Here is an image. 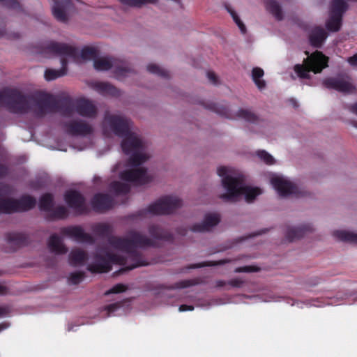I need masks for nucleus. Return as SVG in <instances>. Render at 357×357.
I'll use <instances>...</instances> for the list:
<instances>
[{"instance_id": "nucleus-1", "label": "nucleus", "mask_w": 357, "mask_h": 357, "mask_svg": "<svg viewBox=\"0 0 357 357\" xmlns=\"http://www.w3.org/2000/svg\"><path fill=\"white\" fill-rule=\"evenodd\" d=\"M102 130L105 134L112 132L122 137V150L129 156L126 163H118L113 167L112 172H118L121 181L112 183L111 190L116 194L126 193L130 190L129 183L144 184L151 181V176L141 166L151 154L146 144L132 130L131 121L119 113H107L102 121Z\"/></svg>"}, {"instance_id": "nucleus-2", "label": "nucleus", "mask_w": 357, "mask_h": 357, "mask_svg": "<svg viewBox=\"0 0 357 357\" xmlns=\"http://www.w3.org/2000/svg\"><path fill=\"white\" fill-rule=\"evenodd\" d=\"M165 238V232L155 225L149 227V237L138 231H131L126 238L112 237L105 248L97 251L88 268L92 272H108L112 264H123L126 255L132 256L137 248L153 245L155 240Z\"/></svg>"}, {"instance_id": "nucleus-3", "label": "nucleus", "mask_w": 357, "mask_h": 357, "mask_svg": "<svg viewBox=\"0 0 357 357\" xmlns=\"http://www.w3.org/2000/svg\"><path fill=\"white\" fill-rule=\"evenodd\" d=\"M216 173L221 186L218 197L224 202H236L243 197L246 202H252L261 194L259 188L245 185L243 174L234 167L218 166Z\"/></svg>"}, {"instance_id": "nucleus-4", "label": "nucleus", "mask_w": 357, "mask_h": 357, "mask_svg": "<svg viewBox=\"0 0 357 357\" xmlns=\"http://www.w3.org/2000/svg\"><path fill=\"white\" fill-rule=\"evenodd\" d=\"M8 107L15 112H31L37 116H43L52 110L51 97L45 94L26 97L15 93L8 102Z\"/></svg>"}, {"instance_id": "nucleus-5", "label": "nucleus", "mask_w": 357, "mask_h": 357, "mask_svg": "<svg viewBox=\"0 0 357 357\" xmlns=\"http://www.w3.org/2000/svg\"><path fill=\"white\" fill-rule=\"evenodd\" d=\"M50 52L56 54L60 57L61 68L60 70L47 69L44 77L47 81H52L66 74V65L68 61H75L77 50L70 46L56 43H51L47 47Z\"/></svg>"}, {"instance_id": "nucleus-6", "label": "nucleus", "mask_w": 357, "mask_h": 357, "mask_svg": "<svg viewBox=\"0 0 357 357\" xmlns=\"http://www.w3.org/2000/svg\"><path fill=\"white\" fill-rule=\"evenodd\" d=\"M328 58L321 52L316 51L304 59L303 64H297L294 70L301 78H309L310 73H319L328 66Z\"/></svg>"}, {"instance_id": "nucleus-7", "label": "nucleus", "mask_w": 357, "mask_h": 357, "mask_svg": "<svg viewBox=\"0 0 357 357\" xmlns=\"http://www.w3.org/2000/svg\"><path fill=\"white\" fill-rule=\"evenodd\" d=\"M270 183L281 197H297L303 193L296 184L281 174H271Z\"/></svg>"}, {"instance_id": "nucleus-8", "label": "nucleus", "mask_w": 357, "mask_h": 357, "mask_svg": "<svg viewBox=\"0 0 357 357\" xmlns=\"http://www.w3.org/2000/svg\"><path fill=\"white\" fill-rule=\"evenodd\" d=\"M36 204V199L30 196H24L20 200L14 199L7 195L0 196V213H10L26 211Z\"/></svg>"}, {"instance_id": "nucleus-9", "label": "nucleus", "mask_w": 357, "mask_h": 357, "mask_svg": "<svg viewBox=\"0 0 357 357\" xmlns=\"http://www.w3.org/2000/svg\"><path fill=\"white\" fill-rule=\"evenodd\" d=\"M182 200L176 196H166L157 200L148 208L152 215H165L174 212L182 206Z\"/></svg>"}, {"instance_id": "nucleus-10", "label": "nucleus", "mask_w": 357, "mask_h": 357, "mask_svg": "<svg viewBox=\"0 0 357 357\" xmlns=\"http://www.w3.org/2000/svg\"><path fill=\"white\" fill-rule=\"evenodd\" d=\"M94 68L98 70H107L112 67H115L114 73L116 77L122 79L123 77L132 74V70L127 66H119L116 63H114L112 60L107 57H101L95 60L93 63Z\"/></svg>"}, {"instance_id": "nucleus-11", "label": "nucleus", "mask_w": 357, "mask_h": 357, "mask_svg": "<svg viewBox=\"0 0 357 357\" xmlns=\"http://www.w3.org/2000/svg\"><path fill=\"white\" fill-rule=\"evenodd\" d=\"M347 5L343 0H334L332 3L330 18L326 27L332 31H337L341 26L342 13L346 10Z\"/></svg>"}, {"instance_id": "nucleus-12", "label": "nucleus", "mask_w": 357, "mask_h": 357, "mask_svg": "<svg viewBox=\"0 0 357 357\" xmlns=\"http://www.w3.org/2000/svg\"><path fill=\"white\" fill-rule=\"evenodd\" d=\"M323 84L328 89H333L340 92L352 93L355 86L347 76L328 78L324 80Z\"/></svg>"}, {"instance_id": "nucleus-13", "label": "nucleus", "mask_w": 357, "mask_h": 357, "mask_svg": "<svg viewBox=\"0 0 357 357\" xmlns=\"http://www.w3.org/2000/svg\"><path fill=\"white\" fill-rule=\"evenodd\" d=\"M75 113L85 117H93L96 114V108L89 100L81 99L77 101L75 110L66 108L63 111L66 116H74Z\"/></svg>"}, {"instance_id": "nucleus-14", "label": "nucleus", "mask_w": 357, "mask_h": 357, "mask_svg": "<svg viewBox=\"0 0 357 357\" xmlns=\"http://www.w3.org/2000/svg\"><path fill=\"white\" fill-rule=\"evenodd\" d=\"M220 222V216L217 213H207L201 222L191 226L190 229L195 232H205L211 230Z\"/></svg>"}, {"instance_id": "nucleus-15", "label": "nucleus", "mask_w": 357, "mask_h": 357, "mask_svg": "<svg viewBox=\"0 0 357 357\" xmlns=\"http://www.w3.org/2000/svg\"><path fill=\"white\" fill-rule=\"evenodd\" d=\"M315 229L312 222H303L296 227L289 228L286 232V237L292 241L314 232Z\"/></svg>"}, {"instance_id": "nucleus-16", "label": "nucleus", "mask_w": 357, "mask_h": 357, "mask_svg": "<svg viewBox=\"0 0 357 357\" xmlns=\"http://www.w3.org/2000/svg\"><path fill=\"white\" fill-rule=\"evenodd\" d=\"M65 201L69 207L77 213H82L86 211L84 199L77 191H68L65 195Z\"/></svg>"}, {"instance_id": "nucleus-17", "label": "nucleus", "mask_w": 357, "mask_h": 357, "mask_svg": "<svg viewBox=\"0 0 357 357\" xmlns=\"http://www.w3.org/2000/svg\"><path fill=\"white\" fill-rule=\"evenodd\" d=\"M65 130L73 135H86L92 132V127L83 121L73 120L65 124Z\"/></svg>"}, {"instance_id": "nucleus-18", "label": "nucleus", "mask_w": 357, "mask_h": 357, "mask_svg": "<svg viewBox=\"0 0 357 357\" xmlns=\"http://www.w3.org/2000/svg\"><path fill=\"white\" fill-rule=\"evenodd\" d=\"M69 0H54V5L52 8L53 15L55 18L61 22H66L68 15L64 8L69 5Z\"/></svg>"}, {"instance_id": "nucleus-19", "label": "nucleus", "mask_w": 357, "mask_h": 357, "mask_svg": "<svg viewBox=\"0 0 357 357\" xmlns=\"http://www.w3.org/2000/svg\"><path fill=\"white\" fill-rule=\"evenodd\" d=\"M63 234L78 241H86L90 239L89 235L85 234L83 229L79 227H70L63 229Z\"/></svg>"}, {"instance_id": "nucleus-20", "label": "nucleus", "mask_w": 357, "mask_h": 357, "mask_svg": "<svg viewBox=\"0 0 357 357\" xmlns=\"http://www.w3.org/2000/svg\"><path fill=\"white\" fill-rule=\"evenodd\" d=\"M266 10L271 14L277 20L280 21L284 18V13L279 3L275 0H264Z\"/></svg>"}, {"instance_id": "nucleus-21", "label": "nucleus", "mask_w": 357, "mask_h": 357, "mask_svg": "<svg viewBox=\"0 0 357 357\" xmlns=\"http://www.w3.org/2000/svg\"><path fill=\"white\" fill-rule=\"evenodd\" d=\"M332 236L338 241L357 243V233L353 231L337 229L332 232Z\"/></svg>"}, {"instance_id": "nucleus-22", "label": "nucleus", "mask_w": 357, "mask_h": 357, "mask_svg": "<svg viewBox=\"0 0 357 357\" xmlns=\"http://www.w3.org/2000/svg\"><path fill=\"white\" fill-rule=\"evenodd\" d=\"M112 205V199L105 194L95 195L92 200V206L97 211H101L109 208Z\"/></svg>"}, {"instance_id": "nucleus-23", "label": "nucleus", "mask_w": 357, "mask_h": 357, "mask_svg": "<svg viewBox=\"0 0 357 357\" xmlns=\"http://www.w3.org/2000/svg\"><path fill=\"white\" fill-rule=\"evenodd\" d=\"M92 89L102 95L116 96L118 94L117 90L112 85L98 82H93L90 84Z\"/></svg>"}, {"instance_id": "nucleus-24", "label": "nucleus", "mask_w": 357, "mask_h": 357, "mask_svg": "<svg viewBox=\"0 0 357 357\" xmlns=\"http://www.w3.org/2000/svg\"><path fill=\"white\" fill-rule=\"evenodd\" d=\"M48 247L52 252L56 254H63L67 252L62 239L55 234L50 236L48 241Z\"/></svg>"}, {"instance_id": "nucleus-25", "label": "nucleus", "mask_w": 357, "mask_h": 357, "mask_svg": "<svg viewBox=\"0 0 357 357\" xmlns=\"http://www.w3.org/2000/svg\"><path fill=\"white\" fill-rule=\"evenodd\" d=\"M327 37V34L323 29L314 28L310 35L311 44L314 47H319Z\"/></svg>"}, {"instance_id": "nucleus-26", "label": "nucleus", "mask_w": 357, "mask_h": 357, "mask_svg": "<svg viewBox=\"0 0 357 357\" xmlns=\"http://www.w3.org/2000/svg\"><path fill=\"white\" fill-rule=\"evenodd\" d=\"M264 75V70L260 68L256 67L252 70V80L259 90H262L266 87V82L263 79Z\"/></svg>"}, {"instance_id": "nucleus-27", "label": "nucleus", "mask_w": 357, "mask_h": 357, "mask_svg": "<svg viewBox=\"0 0 357 357\" xmlns=\"http://www.w3.org/2000/svg\"><path fill=\"white\" fill-rule=\"evenodd\" d=\"M86 259L85 252L79 249L73 250L70 255V261L73 265L82 264Z\"/></svg>"}, {"instance_id": "nucleus-28", "label": "nucleus", "mask_w": 357, "mask_h": 357, "mask_svg": "<svg viewBox=\"0 0 357 357\" xmlns=\"http://www.w3.org/2000/svg\"><path fill=\"white\" fill-rule=\"evenodd\" d=\"M54 206L52 195L46 194L41 197L39 203V207L41 210L46 211L50 215Z\"/></svg>"}, {"instance_id": "nucleus-29", "label": "nucleus", "mask_w": 357, "mask_h": 357, "mask_svg": "<svg viewBox=\"0 0 357 357\" xmlns=\"http://www.w3.org/2000/svg\"><path fill=\"white\" fill-rule=\"evenodd\" d=\"M255 155L268 165H274L276 162L273 156L265 150H257L255 151Z\"/></svg>"}, {"instance_id": "nucleus-30", "label": "nucleus", "mask_w": 357, "mask_h": 357, "mask_svg": "<svg viewBox=\"0 0 357 357\" xmlns=\"http://www.w3.org/2000/svg\"><path fill=\"white\" fill-rule=\"evenodd\" d=\"M146 70L150 73L155 74L163 77H167L169 76V72L167 70L153 63L148 64Z\"/></svg>"}, {"instance_id": "nucleus-31", "label": "nucleus", "mask_w": 357, "mask_h": 357, "mask_svg": "<svg viewBox=\"0 0 357 357\" xmlns=\"http://www.w3.org/2000/svg\"><path fill=\"white\" fill-rule=\"evenodd\" d=\"M158 0H120V1L128 6L139 7L146 3H155Z\"/></svg>"}, {"instance_id": "nucleus-32", "label": "nucleus", "mask_w": 357, "mask_h": 357, "mask_svg": "<svg viewBox=\"0 0 357 357\" xmlns=\"http://www.w3.org/2000/svg\"><path fill=\"white\" fill-rule=\"evenodd\" d=\"M238 116L248 122H256L258 117L251 111L241 109L238 112Z\"/></svg>"}, {"instance_id": "nucleus-33", "label": "nucleus", "mask_w": 357, "mask_h": 357, "mask_svg": "<svg viewBox=\"0 0 357 357\" xmlns=\"http://www.w3.org/2000/svg\"><path fill=\"white\" fill-rule=\"evenodd\" d=\"M67 209L64 206H54L50 215L56 218H63L67 215Z\"/></svg>"}, {"instance_id": "nucleus-34", "label": "nucleus", "mask_w": 357, "mask_h": 357, "mask_svg": "<svg viewBox=\"0 0 357 357\" xmlns=\"http://www.w3.org/2000/svg\"><path fill=\"white\" fill-rule=\"evenodd\" d=\"M228 12L231 15L234 21L236 22L238 28L240 29L241 31L244 33L246 31L245 26L243 23V22L240 20L239 17L238 16L237 13L232 10L231 8H227Z\"/></svg>"}, {"instance_id": "nucleus-35", "label": "nucleus", "mask_w": 357, "mask_h": 357, "mask_svg": "<svg viewBox=\"0 0 357 357\" xmlns=\"http://www.w3.org/2000/svg\"><path fill=\"white\" fill-rule=\"evenodd\" d=\"M96 52L93 48L86 47L80 52V56L83 60H89L95 56Z\"/></svg>"}, {"instance_id": "nucleus-36", "label": "nucleus", "mask_w": 357, "mask_h": 357, "mask_svg": "<svg viewBox=\"0 0 357 357\" xmlns=\"http://www.w3.org/2000/svg\"><path fill=\"white\" fill-rule=\"evenodd\" d=\"M84 278V275L81 272H75L70 274L69 281L71 284H76L79 283Z\"/></svg>"}, {"instance_id": "nucleus-37", "label": "nucleus", "mask_w": 357, "mask_h": 357, "mask_svg": "<svg viewBox=\"0 0 357 357\" xmlns=\"http://www.w3.org/2000/svg\"><path fill=\"white\" fill-rule=\"evenodd\" d=\"M126 287L123 284H118L114 286L111 289L106 292V294H117L126 291Z\"/></svg>"}, {"instance_id": "nucleus-38", "label": "nucleus", "mask_w": 357, "mask_h": 357, "mask_svg": "<svg viewBox=\"0 0 357 357\" xmlns=\"http://www.w3.org/2000/svg\"><path fill=\"white\" fill-rule=\"evenodd\" d=\"M259 270L258 268L252 266H245L243 267H239L235 269L236 273H241V272H255Z\"/></svg>"}, {"instance_id": "nucleus-39", "label": "nucleus", "mask_w": 357, "mask_h": 357, "mask_svg": "<svg viewBox=\"0 0 357 357\" xmlns=\"http://www.w3.org/2000/svg\"><path fill=\"white\" fill-rule=\"evenodd\" d=\"M0 2L3 5L13 8H17L20 6L19 3L15 0H0Z\"/></svg>"}, {"instance_id": "nucleus-40", "label": "nucleus", "mask_w": 357, "mask_h": 357, "mask_svg": "<svg viewBox=\"0 0 357 357\" xmlns=\"http://www.w3.org/2000/svg\"><path fill=\"white\" fill-rule=\"evenodd\" d=\"M206 76L211 84H217L218 83V77L215 73L209 71L206 73Z\"/></svg>"}, {"instance_id": "nucleus-41", "label": "nucleus", "mask_w": 357, "mask_h": 357, "mask_svg": "<svg viewBox=\"0 0 357 357\" xmlns=\"http://www.w3.org/2000/svg\"><path fill=\"white\" fill-rule=\"evenodd\" d=\"M347 61L350 65L354 66H357V54H354L353 56L348 58Z\"/></svg>"}, {"instance_id": "nucleus-42", "label": "nucleus", "mask_w": 357, "mask_h": 357, "mask_svg": "<svg viewBox=\"0 0 357 357\" xmlns=\"http://www.w3.org/2000/svg\"><path fill=\"white\" fill-rule=\"evenodd\" d=\"M178 310L180 312H184V311H187V310L192 311L194 310V307L192 305H181L179 307Z\"/></svg>"}, {"instance_id": "nucleus-43", "label": "nucleus", "mask_w": 357, "mask_h": 357, "mask_svg": "<svg viewBox=\"0 0 357 357\" xmlns=\"http://www.w3.org/2000/svg\"><path fill=\"white\" fill-rule=\"evenodd\" d=\"M230 261H231L230 259L220 260V261H217V262H210L209 264H207V266L224 264L225 263H228V262H230Z\"/></svg>"}, {"instance_id": "nucleus-44", "label": "nucleus", "mask_w": 357, "mask_h": 357, "mask_svg": "<svg viewBox=\"0 0 357 357\" xmlns=\"http://www.w3.org/2000/svg\"><path fill=\"white\" fill-rule=\"evenodd\" d=\"M229 284L234 287H239L242 284V281L238 279L231 280Z\"/></svg>"}, {"instance_id": "nucleus-45", "label": "nucleus", "mask_w": 357, "mask_h": 357, "mask_svg": "<svg viewBox=\"0 0 357 357\" xmlns=\"http://www.w3.org/2000/svg\"><path fill=\"white\" fill-rule=\"evenodd\" d=\"M190 282L189 281H183L177 284L178 288H184L186 287L190 286Z\"/></svg>"}, {"instance_id": "nucleus-46", "label": "nucleus", "mask_w": 357, "mask_h": 357, "mask_svg": "<svg viewBox=\"0 0 357 357\" xmlns=\"http://www.w3.org/2000/svg\"><path fill=\"white\" fill-rule=\"evenodd\" d=\"M8 292V288L2 284H0V295L6 294Z\"/></svg>"}, {"instance_id": "nucleus-47", "label": "nucleus", "mask_w": 357, "mask_h": 357, "mask_svg": "<svg viewBox=\"0 0 357 357\" xmlns=\"http://www.w3.org/2000/svg\"><path fill=\"white\" fill-rule=\"evenodd\" d=\"M7 309L4 307L0 306V317L4 316L7 313Z\"/></svg>"}, {"instance_id": "nucleus-48", "label": "nucleus", "mask_w": 357, "mask_h": 357, "mask_svg": "<svg viewBox=\"0 0 357 357\" xmlns=\"http://www.w3.org/2000/svg\"><path fill=\"white\" fill-rule=\"evenodd\" d=\"M144 265L143 264L140 263V262H137L136 263L135 265L130 266V267H128L129 269H132L134 268H136V267H138V266H142Z\"/></svg>"}, {"instance_id": "nucleus-49", "label": "nucleus", "mask_w": 357, "mask_h": 357, "mask_svg": "<svg viewBox=\"0 0 357 357\" xmlns=\"http://www.w3.org/2000/svg\"><path fill=\"white\" fill-rule=\"evenodd\" d=\"M6 172V169L3 166H0V176Z\"/></svg>"}, {"instance_id": "nucleus-50", "label": "nucleus", "mask_w": 357, "mask_h": 357, "mask_svg": "<svg viewBox=\"0 0 357 357\" xmlns=\"http://www.w3.org/2000/svg\"><path fill=\"white\" fill-rule=\"evenodd\" d=\"M352 111L357 114V103L354 104L353 106H352Z\"/></svg>"}, {"instance_id": "nucleus-51", "label": "nucleus", "mask_w": 357, "mask_h": 357, "mask_svg": "<svg viewBox=\"0 0 357 357\" xmlns=\"http://www.w3.org/2000/svg\"><path fill=\"white\" fill-rule=\"evenodd\" d=\"M115 307H116V305H111L107 307V309L110 311V310H115Z\"/></svg>"}, {"instance_id": "nucleus-52", "label": "nucleus", "mask_w": 357, "mask_h": 357, "mask_svg": "<svg viewBox=\"0 0 357 357\" xmlns=\"http://www.w3.org/2000/svg\"><path fill=\"white\" fill-rule=\"evenodd\" d=\"M6 328V326L3 324H0V331H1L2 330L5 329Z\"/></svg>"}, {"instance_id": "nucleus-53", "label": "nucleus", "mask_w": 357, "mask_h": 357, "mask_svg": "<svg viewBox=\"0 0 357 357\" xmlns=\"http://www.w3.org/2000/svg\"><path fill=\"white\" fill-rule=\"evenodd\" d=\"M3 98V95L1 94V93L0 92V101L2 100Z\"/></svg>"}, {"instance_id": "nucleus-54", "label": "nucleus", "mask_w": 357, "mask_h": 357, "mask_svg": "<svg viewBox=\"0 0 357 357\" xmlns=\"http://www.w3.org/2000/svg\"><path fill=\"white\" fill-rule=\"evenodd\" d=\"M354 126L357 128V123H355Z\"/></svg>"}]
</instances>
